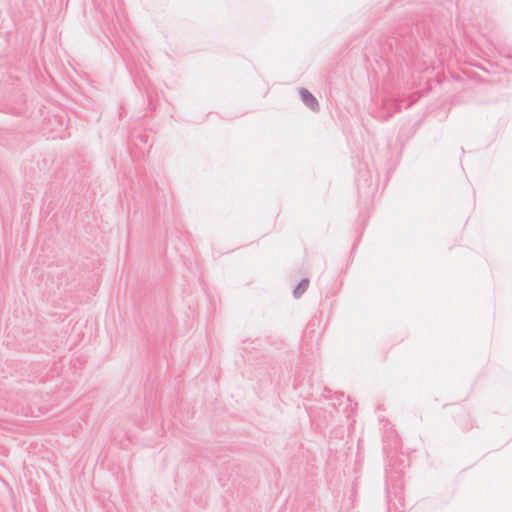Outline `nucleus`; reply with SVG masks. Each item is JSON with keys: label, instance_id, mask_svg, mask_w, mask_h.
Here are the masks:
<instances>
[{"label": "nucleus", "instance_id": "obj_2", "mask_svg": "<svg viewBox=\"0 0 512 512\" xmlns=\"http://www.w3.org/2000/svg\"><path fill=\"white\" fill-rule=\"evenodd\" d=\"M384 452L388 460V466L385 468V477L388 482L392 478L391 471L395 473L402 472L403 468L407 465L408 457L403 453H397V451H388L387 445L383 447Z\"/></svg>", "mask_w": 512, "mask_h": 512}, {"label": "nucleus", "instance_id": "obj_4", "mask_svg": "<svg viewBox=\"0 0 512 512\" xmlns=\"http://www.w3.org/2000/svg\"><path fill=\"white\" fill-rule=\"evenodd\" d=\"M357 188L360 191L363 188L370 187L371 185V172L370 170H359L357 178Z\"/></svg>", "mask_w": 512, "mask_h": 512}, {"label": "nucleus", "instance_id": "obj_1", "mask_svg": "<svg viewBox=\"0 0 512 512\" xmlns=\"http://www.w3.org/2000/svg\"><path fill=\"white\" fill-rule=\"evenodd\" d=\"M423 41L418 26L403 24L396 31L389 45L395 46L396 51L405 52L408 56H414L418 50L419 42Z\"/></svg>", "mask_w": 512, "mask_h": 512}, {"label": "nucleus", "instance_id": "obj_7", "mask_svg": "<svg viewBox=\"0 0 512 512\" xmlns=\"http://www.w3.org/2000/svg\"><path fill=\"white\" fill-rule=\"evenodd\" d=\"M138 138L140 139V141L142 142H147V136L145 135H138Z\"/></svg>", "mask_w": 512, "mask_h": 512}, {"label": "nucleus", "instance_id": "obj_6", "mask_svg": "<svg viewBox=\"0 0 512 512\" xmlns=\"http://www.w3.org/2000/svg\"><path fill=\"white\" fill-rule=\"evenodd\" d=\"M394 106H395V107H394V109H393V110H388V111H386V112L384 113V115H383L384 120H386V121H387V120H389L391 117H393V115H394V113H395V112H397V111H399V110H400V104L395 103V104H394Z\"/></svg>", "mask_w": 512, "mask_h": 512}, {"label": "nucleus", "instance_id": "obj_8", "mask_svg": "<svg viewBox=\"0 0 512 512\" xmlns=\"http://www.w3.org/2000/svg\"><path fill=\"white\" fill-rule=\"evenodd\" d=\"M463 428L469 430V429L473 428V424L471 423L469 426L463 425Z\"/></svg>", "mask_w": 512, "mask_h": 512}, {"label": "nucleus", "instance_id": "obj_3", "mask_svg": "<svg viewBox=\"0 0 512 512\" xmlns=\"http://www.w3.org/2000/svg\"><path fill=\"white\" fill-rule=\"evenodd\" d=\"M299 95L306 107L311 109L313 112L320 110V105L317 98L306 88H299Z\"/></svg>", "mask_w": 512, "mask_h": 512}, {"label": "nucleus", "instance_id": "obj_5", "mask_svg": "<svg viewBox=\"0 0 512 512\" xmlns=\"http://www.w3.org/2000/svg\"><path fill=\"white\" fill-rule=\"evenodd\" d=\"M308 286H309V279L302 278L293 290L294 298H296V299L300 298L304 294V292L307 290Z\"/></svg>", "mask_w": 512, "mask_h": 512}]
</instances>
